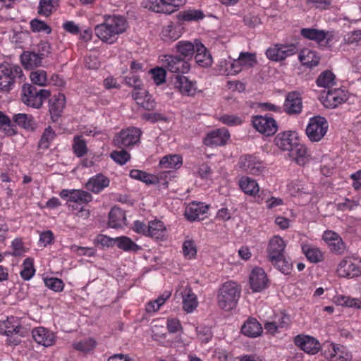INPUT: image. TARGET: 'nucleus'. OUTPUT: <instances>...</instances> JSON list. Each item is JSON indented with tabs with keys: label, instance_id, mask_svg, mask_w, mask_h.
Instances as JSON below:
<instances>
[{
	"label": "nucleus",
	"instance_id": "obj_1",
	"mask_svg": "<svg viewBox=\"0 0 361 361\" xmlns=\"http://www.w3.org/2000/svg\"><path fill=\"white\" fill-rule=\"evenodd\" d=\"M128 24L126 18L121 15H105L104 21L96 25V36L103 42L111 44L118 36L127 30Z\"/></svg>",
	"mask_w": 361,
	"mask_h": 361
},
{
	"label": "nucleus",
	"instance_id": "obj_2",
	"mask_svg": "<svg viewBox=\"0 0 361 361\" xmlns=\"http://www.w3.org/2000/svg\"><path fill=\"white\" fill-rule=\"evenodd\" d=\"M240 292L241 288L237 283L233 281L225 282L217 295L219 306L226 311L234 309L240 298Z\"/></svg>",
	"mask_w": 361,
	"mask_h": 361
},
{
	"label": "nucleus",
	"instance_id": "obj_3",
	"mask_svg": "<svg viewBox=\"0 0 361 361\" xmlns=\"http://www.w3.org/2000/svg\"><path fill=\"white\" fill-rule=\"evenodd\" d=\"M48 90H37L31 84H24L22 87L21 99L23 102L30 107L39 109L47 98L50 97Z\"/></svg>",
	"mask_w": 361,
	"mask_h": 361
},
{
	"label": "nucleus",
	"instance_id": "obj_4",
	"mask_svg": "<svg viewBox=\"0 0 361 361\" xmlns=\"http://www.w3.org/2000/svg\"><path fill=\"white\" fill-rule=\"evenodd\" d=\"M59 195L62 199H67L66 205L74 215L75 212L80 210V207L92 200V196L90 192L81 190L63 189Z\"/></svg>",
	"mask_w": 361,
	"mask_h": 361
},
{
	"label": "nucleus",
	"instance_id": "obj_5",
	"mask_svg": "<svg viewBox=\"0 0 361 361\" xmlns=\"http://www.w3.org/2000/svg\"><path fill=\"white\" fill-rule=\"evenodd\" d=\"M23 74L21 68L9 63L0 65V90L8 92L13 86L15 79Z\"/></svg>",
	"mask_w": 361,
	"mask_h": 361
},
{
	"label": "nucleus",
	"instance_id": "obj_6",
	"mask_svg": "<svg viewBox=\"0 0 361 361\" xmlns=\"http://www.w3.org/2000/svg\"><path fill=\"white\" fill-rule=\"evenodd\" d=\"M328 128L326 119L323 116H315L310 118L305 132L310 141L319 142L325 136Z\"/></svg>",
	"mask_w": 361,
	"mask_h": 361
},
{
	"label": "nucleus",
	"instance_id": "obj_7",
	"mask_svg": "<svg viewBox=\"0 0 361 361\" xmlns=\"http://www.w3.org/2000/svg\"><path fill=\"white\" fill-rule=\"evenodd\" d=\"M300 35L305 39L314 41L322 47H330L334 37L333 32L316 28H302Z\"/></svg>",
	"mask_w": 361,
	"mask_h": 361
},
{
	"label": "nucleus",
	"instance_id": "obj_8",
	"mask_svg": "<svg viewBox=\"0 0 361 361\" xmlns=\"http://www.w3.org/2000/svg\"><path fill=\"white\" fill-rule=\"evenodd\" d=\"M238 166L243 171L254 176L262 174L267 169V164L264 161L259 157L251 154L241 156Z\"/></svg>",
	"mask_w": 361,
	"mask_h": 361
},
{
	"label": "nucleus",
	"instance_id": "obj_9",
	"mask_svg": "<svg viewBox=\"0 0 361 361\" xmlns=\"http://www.w3.org/2000/svg\"><path fill=\"white\" fill-rule=\"evenodd\" d=\"M297 51L298 48L294 44H276L269 47L265 54L269 60L277 62L295 54Z\"/></svg>",
	"mask_w": 361,
	"mask_h": 361
},
{
	"label": "nucleus",
	"instance_id": "obj_10",
	"mask_svg": "<svg viewBox=\"0 0 361 361\" xmlns=\"http://www.w3.org/2000/svg\"><path fill=\"white\" fill-rule=\"evenodd\" d=\"M252 123L256 130L265 136L273 135L278 130L277 122L268 115L253 116Z\"/></svg>",
	"mask_w": 361,
	"mask_h": 361
},
{
	"label": "nucleus",
	"instance_id": "obj_11",
	"mask_svg": "<svg viewBox=\"0 0 361 361\" xmlns=\"http://www.w3.org/2000/svg\"><path fill=\"white\" fill-rule=\"evenodd\" d=\"M336 272L340 277L356 278L361 276V266L356 259L345 257L338 263Z\"/></svg>",
	"mask_w": 361,
	"mask_h": 361
},
{
	"label": "nucleus",
	"instance_id": "obj_12",
	"mask_svg": "<svg viewBox=\"0 0 361 361\" xmlns=\"http://www.w3.org/2000/svg\"><path fill=\"white\" fill-rule=\"evenodd\" d=\"M141 130L135 127L122 130L114 139V145L119 147H130L139 142Z\"/></svg>",
	"mask_w": 361,
	"mask_h": 361
},
{
	"label": "nucleus",
	"instance_id": "obj_13",
	"mask_svg": "<svg viewBox=\"0 0 361 361\" xmlns=\"http://www.w3.org/2000/svg\"><path fill=\"white\" fill-rule=\"evenodd\" d=\"M174 87L183 96L193 97L200 92L197 81L183 75L175 77Z\"/></svg>",
	"mask_w": 361,
	"mask_h": 361
},
{
	"label": "nucleus",
	"instance_id": "obj_14",
	"mask_svg": "<svg viewBox=\"0 0 361 361\" xmlns=\"http://www.w3.org/2000/svg\"><path fill=\"white\" fill-rule=\"evenodd\" d=\"M160 61L165 68L171 73L186 74L190 70V63L178 56L173 55H163Z\"/></svg>",
	"mask_w": 361,
	"mask_h": 361
},
{
	"label": "nucleus",
	"instance_id": "obj_15",
	"mask_svg": "<svg viewBox=\"0 0 361 361\" xmlns=\"http://www.w3.org/2000/svg\"><path fill=\"white\" fill-rule=\"evenodd\" d=\"M0 334L8 338L14 334L23 337L25 331L22 326L20 319L17 317L11 316L5 320L0 321Z\"/></svg>",
	"mask_w": 361,
	"mask_h": 361
},
{
	"label": "nucleus",
	"instance_id": "obj_16",
	"mask_svg": "<svg viewBox=\"0 0 361 361\" xmlns=\"http://www.w3.org/2000/svg\"><path fill=\"white\" fill-rule=\"evenodd\" d=\"M348 92L342 88L329 90L325 95L322 96V102L326 108L334 109L345 102Z\"/></svg>",
	"mask_w": 361,
	"mask_h": 361
},
{
	"label": "nucleus",
	"instance_id": "obj_17",
	"mask_svg": "<svg viewBox=\"0 0 361 361\" xmlns=\"http://www.w3.org/2000/svg\"><path fill=\"white\" fill-rule=\"evenodd\" d=\"M294 343L300 349L307 354L315 355L321 349V345L315 338L305 335L299 334L294 338Z\"/></svg>",
	"mask_w": 361,
	"mask_h": 361
},
{
	"label": "nucleus",
	"instance_id": "obj_18",
	"mask_svg": "<svg viewBox=\"0 0 361 361\" xmlns=\"http://www.w3.org/2000/svg\"><path fill=\"white\" fill-rule=\"evenodd\" d=\"M322 239L326 243L330 251L336 255H343L346 246L342 238L336 232L326 231L324 232Z\"/></svg>",
	"mask_w": 361,
	"mask_h": 361
},
{
	"label": "nucleus",
	"instance_id": "obj_19",
	"mask_svg": "<svg viewBox=\"0 0 361 361\" xmlns=\"http://www.w3.org/2000/svg\"><path fill=\"white\" fill-rule=\"evenodd\" d=\"M299 142L298 135L294 131H284L274 138L275 145L282 151L290 152Z\"/></svg>",
	"mask_w": 361,
	"mask_h": 361
},
{
	"label": "nucleus",
	"instance_id": "obj_20",
	"mask_svg": "<svg viewBox=\"0 0 361 361\" xmlns=\"http://www.w3.org/2000/svg\"><path fill=\"white\" fill-rule=\"evenodd\" d=\"M284 111L290 116L298 115L302 110V97L298 92H288L283 104Z\"/></svg>",
	"mask_w": 361,
	"mask_h": 361
},
{
	"label": "nucleus",
	"instance_id": "obj_21",
	"mask_svg": "<svg viewBox=\"0 0 361 361\" xmlns=\"http://www.w3.org/2000/svg\"><path fill=\"white\" fill-rule=\"evenodd\" d=\"M269 279L263 269L255 267L250 276V284L254 292H261L268 287Z\"/></svg>",
	"mask_w": 361,
	"mask_h": 361
},
{
	"label": "nucleus",
	"instance_id": "obj_22",
	"mask_svg": "<svg viewBox=\"0 0 361 361\" xmlns=\"http://www.w3.org/2000/svg\"><path fill=\"white\" fill-rule=\"evenodd\" d=\"M230 137L227 129L223 128L209 133L204 139V144L209 147L224 145Z\"/></svg>",
	"mask_w": 361,
	"mask_h": 361
},
{
	"label": "nucleus",
	"instance_id": "obj_23",
	"mask_svg": "<svg viewBox=\"0 0 361 361\" xmlns=\"http://www.w3.org/2000/svg\"><path fill=\"white\" fill-rule=\"evenodd\" d=\"M32 336L36 343L44 347L51 346L55 343L54 333L42 326L33 329Z\"/></svg>",
	"mask_w": 361,
	"mask_h": 361
},
{
	"label": "nucleus",
	"instance_id": "obj_24",
	"mask_svg": "<svg viewBox=\"0 0 361 361\" xmlns=\"http://www.w3.org/2000/svg\"><path fill=\"white\" fill-rule=\"evenodd\" d=\"M236 75L244 69L255 66L257 63V56L255 53L240 52L237 59H233Z\"/></svg>",
	"mask_w": 361,
	"mask_h": 361
},
{
	"label": "nucleus",
	"instance_id": "obj_25",
	"mask_svg": "<svg viewBox=\"0 0 361 361\" xmlns=\"http://www.w3.org/2000/svg\"><path fill=\"white\" fill-rule=\"evenodd\" d=\"M132 97L137 105L146 110L151 111L155 107V102L152 96L143 87L134 89L132 92Z\"/></svg>",
	"mask_w": 361,
	"mask_h": 361
},
{
	"label": "nucleus",
	"instance_id": "obj_26",
	"mask_svg": "<svg viewBox=\"0 0 361 361\" xmlns=\"http://www.w3.org/2000/svg\"><path fill=\"white\" fill-rule=\"evenodd\" d=\"M182 34V26L178 23L170 22L163 27L160 36L163 41L171 42L180 38Z\"/></svg>",
	"mask_w": 361,
	"mask_h": 361
},
{
	"label": "nucleus",
	"instance_id": "obj_27",
	"mask_svg": "<svg viewBox=\"0 0 361 361\" xmlns=\"http://www.w3.org/2000/svg\"><path fill=\"white\" fill-rule=\"evenodd\" d=\"M286 243L279 235H274L269 241L267 247L268 259H276L279 256L284 255Z\"/></svg>",
	"mask_w": 361,
	"mask_h": 361
},
{
	"label": "nucleus",
	"instance_id": "obj_28",
	"mask_svg": "<svg viewBox=\"0 0 361 361\" xmlns=\"http://www.w3.org/2000/svg\"><path fill=\"white\" fill-rule=\"evenodd\" d=\"M208 207L202 202L190 203L185 208V216L190 221L200 219L207 212Z\"/></svg>",
	"mask_w": 361,
	"mask_h": 361
},
{
	"label": "nucleus",
	"instance_id": "obj_29",
	"mask_svg": "<svg viewBox=\"0 0 361 361\" xmlns=\"http://www.w3.org/2000/svg\"><path fill=\"white\" fill-rule=\"evenodd\" d=\"M49 113L51 120L56 122L61 116L66 106V97L63 94L59 93L49 102Z\"/></svg>",
	"mask_w": 361,
	"mask_h": 361
},
{
	"label": "nucleus",
	"instance_id": "obj_30",
	"mask_svg": "<svg viewBox=\"0 0 361 361\" xmlns=\"http://www.w3.org/2000/svg\"><path fill=\"white\" fill-rule=\"evenodd\" d=\"M142 6L155 13L171 14L175 12L173 6L165 0H145Z\"/></svg>",
	"mask_w": 361,
	"mask_h": 361
},
{
	"label": "nucleus",
	"instance_id": "obj_31",
	"mask_svg": "<svg viewBox=\"0 0 361 361\" xmlns=\"http://www.w3.org/2000/svg\"><path fill=\"white\" fill-rule=\"evenodd\" d=\"M147 231V236L159 240H164L168 232L164 222L158 219L149 221Z\"/></svg>",
	"mask_w": 361,
	"mask_h": 361
},
{
	"label": "nucleus",
	"instance_id": "obj_32",
	"mask_svg": "<svg viewBox=\"0 0 361 361\" xmlns=\"http://www.w3.org/2000/svg\"><path fill=\"white\" fill-rule=\"evenodd\" d=\"M44 56V54L24 51L20 56V61L25 69H30L41 66Z\"/></svg>",
	"mask_w": 361,
	"mask_h": 361
},
{
	"label": "nucleus",
	"instance_id": "obj_33",
	"mask_svg": "<svg viewBox=\"0 0 361 361\" xmlns=\"http://www.w3.org/2000/svg\"><path fill=\"white\" fill-rule=\"evenodd\" d=\"M290 157L300 166H305L310 161V155L307 152V148L303 144L299 142L289 152Z\"/></svg>",
	"mask_w": 361,
	"mask_h": 361
},
{
	"label": "nucleus",
	"instance_id": "obj_34",
	"mask_svg": "<svg viewBox=\"0 0 361 361\" xmlns=\"http://www.w3.org/2000/svg\"><path fill=\"white\" fill-rule=\"evenodd\" d=\"M241 332L247 337L256 338L262 334V327L256 319L251 317L242 326Z\"/></svg>",
	"mask_w": 361,
	"mask_h": 361
},
{
	"label": "nucleus",
	"instance_id": "obj_35",
	"mask_svg": "<svg viewBox=\"0 0 361 361\" xmlns=\"http://www.w3.org/2000/svg\"><path fill=\"white\" fill-rule=\"evenodd\" d=\"M239 187L245 194L254 197H256L259 192L257 182L248 176H243L240 179Z\"/></svg>",
	"mask_w": 361,
	"mask_h": 361
},
{
	"label": "nucleus",
	"instance_id": "obj_36",
	"mask_svg": "<svg viewBox=\"0 0 361 361\" xmlns=\"http://www.w3.org/2000/svg\"><path fill=\"white\" fill-rule=\"evenodd\" d=\"M109 225L114 228H118L126 225L125 212L119 207H113L109 214Z\"/></svg>",
	"mask_w": 361,
	"mask_h": 361
},
{
	"label": "nucleus",
	"instance_id": "obj_37",
	"mask_svg": "<svg viewBox=\"0 0 361 361\" xmlns=\"http://www.w3.org/2000/svg\"><path fill=\"white\" fill-rule=\"evenodd\" d=\"M298 58L302 65L310 68L317 66L320 61L317 51L307 48L300 51Z\"/></svg>",
	"mask_w": 361,
	"mask_h": 361
},
{
	"label": "nucleus",
	"instance_id": "obj_38",
	"mask_svg": "<svg viewBox=\"0 0 361 361\" xmlns=\"http://www.w3.org/2000/svg\"><path fill=\"white\" fill-rule=\"evenodd\" d=\"M332 300L336 305L361 310V300L360 298L336 294L333 297Z\"/></svg>",
	"mask_w": 361,
	"mask_h": 361
},
{
	"label": "nucleus",
	"instance_id": "obj_39",
	"mask_svg": "<svg viewBox=\"0 0 361 361\" xmlns=\"http://www.w3.org/2000/svg\"><path fill=\"white\" fill-rule=\"evenodd\" d=\"M196 54L195 59L196 63L202 67L209 66L212 63V58L206 47L199 42H195Z\"/></svg>",
	"mask_w": 361,
	"mask_h": 361
},
{
	"label": "nucleus",
	"instance_id": "obj_40",
	"mask_svg": "<svg viewBox=\"0 0 361 361\" xmlns=\"http://www.w3.org/2000/svg\"><path fill=\"white\" fill-rule=\"evenodd\" d=\"M109 185V180L102 174L90 178L87 183V188L94 193H99Z\"/></svg>",
	"mask_w": 361,
	"mask_h": 361
},
{
	"label": "nucleus",
	"instance_id": "obj_41",
	"mask_svg": "<svg viewBox=\"0 0 361 361\" xmlns=\"http://www.w3.org/2000/svg\"><path fill=\"white\" fill-rule=\"evenodd\" d=\"M159 165L163 169H178L183 165V157L179 154H168L160 159Z\"/></svg>",
	"mask_w": 361,
	"mask_h": 361
},
{
	"label": "nucleus",
	"instance_id": "obj_42",
	"mask_svg": "<svg viewBox=\"0 0 361 361\" xmlns=\"http://www.w3.org/2000/svg\"><path fill=\"white\" fill-rule=\"evenodd\" d=\"M302 250L307 259L312 263L321 262L324 258L322 250L314 245L303 244L302 245Z\"/></svg>",
	"mask_w": 361,
	"mask_h": 361
},
{
	"label": "nucleus",
	"instance_id": "obj_43",
	"mask_svg": "<svg viewBox=\"0 0 361 361\" xmlns=\"http://www.w3.org/2000/svg\"><path fill=\"white\" fill-rule=\"evenodd\" d=\"M129 176L131 178L140 180L147 185H153L159 183V178L157 176L148 173L142 170L132 169L130 171Z\"/></svg>",
	"mask_w": 361,
	"mask_h": 361
},
{
	"label": "nucleus",
	"instance_id": "obj_44",
	"mask_svg": "<svg viewBox=\"0 0 361 361\" xmlns=\"http://www.w3.org/2000/svg\"><path fill=\"white\" fill-rule=\"evenodd\" d=\"M316 84L319 87L331 89L336 85V76L331 71H324L317 78Z\"/></svg>",
	"mask_w": 361,
	"mask_h": 361
},
{
	"label": "nucleus",
	"instance_id": "obj_45",
	"mask_svg": "<svg viewBox=\"0 0 361 361\" xmlns=\"http://www.w3.org/2000/svg\"><path fill=\"white\" fill-rule=\"evenodd\" d=\"M116 246L125 252H136L141 250V247L137 245L130 238L127 236H120L115 238Z\"/></svg>",
	"mask_w": 361,
	"mask_h": 361
},
{
	"label": "nucleus",
	"instance_id": "obj_46",
	"mask_svg": "<svg viewBox=\"0 0 361 361\" xmlns=\"http://www.w3.org/2000/svg\"><path fill=\"white\" fill-rule=\"evenodd\" d=\"M171 295V292L164 291L156 300L149 301L145 306L147 312L153 313L157 312L166 301L169 299Z\"/></svg>",
	"mask_w": 361,
	"mask_h": 361
},
{
	"label": "nucleus",
	"instance_id": "obj_47",
	"mask_svg": "<svg viewBox=\"0 0 361 361\" xmlns=\"http://www.w3.org/2000/svg\"><path fill=\"white\" fill-rule=\"evenodd\" d=\"M176 50L180 56L184 58H191L196 51L195 44L189 41L182 40L176 44Z\"/></svg>",
	"mask_w": 361,
	"mask_h": 361
},
{
	"label": "nucleus",
	"instance_id": "obj_48",
	"mask_svg": "<svg viewBox=\"0 0 361 361\" xmlns=\"http://www.w3.org/2000/svg\"><path fill=\"white\" fill-rule=\"evenodd\" d=\"M30 80L33 85L39 87H46L49 85V78L46 71L37 69L31 71L29 75Z\"/></svg>",
	"mask_w": 361,
	"mask_h": 361
},
{
	"label": "nucleus",
	"instance_id": "obj_49",
	"mask_svg": "<svg viewBox=\"0 0 361 361\" xmlns=\"http://www.w3.org/2000/svg\"><path fill=\"white\" fill-rule=\"evenodd\" d=\"M216 72L221 75H235L236 71L233 59L229 57L228 59L219 61L216 66Z\"/></svg>",
	"mask_w": 361,
	"mask_h": 361
},
{
	"label": "nucleus",
	"instance_id": "obj_50",
	"mask_svg": "<svg viewBox=\"0 0 361 361\" xmlns=\"http://www.w3.org/2000/svg\"><path fill=\"white\" fill-rule=\"evenodd\" d=\"M72 149L74 154L78 157H82L87 153V143L82 135H75L73 137Z\"/></svg>",
	"mask_w": 361,
	"mask_h": 361
},
{
	"label": "nucleus",
	"instance_id": "obj_51",
	"mask_svg": "<svg viewBox=\"0 0 361 361\" xmlns=\"http://www.w3.org/2000/svg\"><path fill=\"white\" fill-rule=\"evenodd\" d=\"M59 6V0H40L38 6V13L48 17Z\"/></svg>",
	"mask_w": 361,
	"mask_h": 361
},
{
	"label": "nucleus",
	"instance_id": "obj_52",
	"mask_svg": "<svg viewBox=\"0 0 361 361\" xmlns=\"http://www.w3.org/2000/svg\"><path fill=\"white\" fill-rule=\"evenodd\" d=\"M198 301L195 293L189 290L183 296V309L187 313H192L197 307Z\"/></svg>",
	"mask_w": 361,
	"mask_h": 361
},
{
	"label": "nucleus",
	"instance_id": "obj_53",
	"mask_svg": "<svg viewBox=\"0 0 361 361\" xmlns=\"http://www.w3.org/2000/svg\"><path fill=\"white\" fill-rule=\"evenodd\" d=\"M22 267L23 268L20 273L22 279L25 281L31 279L35 274L34 259L31 257L26 258L23 261Z\"/></svg>",
	"mask_w": 361,
	"mask_h": 361
},
{
	"label": "nucleus",
	"instance_id": "obj_54",
	"mask_svg": "<svg viewBox=\"0 0 361 361\" xmlns=\"http://www.w3.org/2000/svg\"><path fill=\"white\" fill-rule=\"evenodd\" d=\"M14 121L25 129L33 130L35 123L31 116L25 114H18L14 116Z\"/></svg>",
	"mask_w": 361,
	"mask_h": 361
},
{
	"label": "nucleus",
	"instance_id": "obj_55",
	"mask_svg": "<svg viewBox=\"0 0 361 361\" xmlns=\"http://www.w3.org/2000/svg\"><path fill=\"white\" fill-rule=\"evenodd\" d=\"M183 254L188 259H195L197 255V246L192 239L185 240L183 243Z\"/></svg>",
	"mask_w": 361,
	"mask_h": 361
},
{
	"label": "nucleus",
	"instance_id": "obj_56",
	"mask_svg": "<svg viewBox=\"0 0 361 361\" xmlns=\"http://www.w3.org/2000/svg\"><path fill=\"white\" fill-rule=\"evenodd\" d=\"M56 133L50 127L45 128L39 142V147L43 149H48L51 142L54 140Z\"/></svg>",
	"mask_w": 361,
	"mask_h": 361
},
{
	"label": "nucleus",
	"instance_id": "obj_57",
	"mask_svg": "<svg viewBox=\"0 0 361 361\" xmlns=\"http://www.w3.org/2000/svg\"><path fill=\"white\" fill-rule=\"evenodd\" d=\"M179 16L184 21H197L203 19L204 15L200 10H187L181 12Z\"/></svg>",
	"mask_w": 361,
	"mask_h": 361
},
{
	"label": "nucleus",
	"instance_id": "obj_58",
	"mask_svg": "<svg viewBox=\"0 0 361 361\" xmlns=\"http://www.w3.org/2000/svg\"><path fill=\"white\" fill-rule=\"evenodd\" d=\"M31 30L33 32H44L46 34H50L51 32V28L45 22L35 18L30 23Z\"/></svg>",
	"mask_w": 361,
	"mask_h": 361
},
{
	"label": "nucleus",
	"instance_id": "obj_59",
	"mask_svg": "<svg viewBox=\"0 0 361 361\" xmlns=\"http://www.w3.org/2000/svg\"><path fill=\"white\" fill-rule=\"evenodd\" d=\"M45 286L54 292H61L64 288L63 281L58 278L50 277L44 279Z\"/></svg>",
	"mask_w": 361,
	"mask_h": 361
},
{
	"label": "nucleus",
	"instance_id": "obj_60",
	"mask_svg": "<svg viewBox=\"0 0 361 361\" xmlns=\"http://www.w3.org/2000/svg\"><path fill=\"white\" fill-rule=\"evenodd\" d=\"M96 345V342L92 338H86L73 344L74 348L84 353L92 350Z\"/></svg>",
	"mask_w": 361,
	"mask_h": 361
},
{
	"label": "nucleus",
	"instance_id": "obj_61",
	"mask_svg": "<svg viewBox=\"0 0 361 361\" xmlns=\"http://www.w3.org/2000/svg\"><path fill=\"white\" fill-rule=\"evenodd\" d=\"M271 264L282 273H288L290 270V264L286 260L284 255L277 257V258H269Z\"/></svg>",
	"mask_w": 361,
	"mask_h": 361
},
{
	"label": "nucleus",
	"instance_id": "obj_62",
	"mask_svg": "<svg viewBox=\"0 0 361 361\" xmlns=\"http://www.w3.org/2000/svg\"><path fill=\"white\" fill-rule=\"evenodd\" d=\"M338 345L331 342H326L324 343L322 354L324 357L330 361H334L335 356L336 355V348Z\"/></svg>",
	"mask_w": 361,
	"mask_h": 361
},
{
	"label": "nucleus",
	"instance_id": "obj_63",
	"mask_svg": "<svg viewBox=\"0 0 361 361\" xmlns=\"http://www.w3.org/2000/svg\"><path fill=\"white\" fill-rule=\"evenodd\" d=\"M166 326L170 334L180 332L183 329L180 320L176 317H169L166 319Z\"/></svg>",
	"mask_w": 361,
	"mask_h": 361
},
{
	"label": "nucleus",
	"instance_id": "obj_64",
	"mask_svg": "<svg viewBox=\"0 0 361 361\" xmlns=\"http://www.w3.org/2000/svg\"><path fill=\"white\" fill-rule=\"evenodd\" d=\"M336 349V355L334 361H350L352 360L353 355L346 347L338 345Z\"/></svg>",
	"mask_w": 361,
	"mask_h": 361
}]
</instances>
